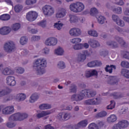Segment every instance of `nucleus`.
<instances>
[{"mask_svg":"<svg viewBox=\"0 0 129 129\" xmlns=\"http://www.w3.org/2000/svg\"><path fill=\"white\" fill-rule=\"evenodd\" d=\"M96 95V92L90 90H83L80 93L72 96L71 99L73 101H81L85 96L87 97H93Z\"/></svg>","mask_w":129,"mask_h":129,"instance_id":"nucleus-1","label":"nucleus"},{"mask_svg":"<svg viewBox=\"0 0 129 129\" xmlns=\"http://www.w3.org/2000/svg\"><path fill=\"white\" fill-rule=\"evenodd\" d=\"M46 66L47 61L44 58H38L33 63V68L39 75H42L46 72L45 68Z\"/></svg>","mask_w":129,"mask_h":129,"instance_id":"nucleus-2","label":"nucleus"},{"mask_svg":"<svg viewBox=\"0 0 129 129\" xmlns=\"http://www.w3.org/2000/svg\"><path fill=\"white\" fill-rule=\"evenodd\" d=\"M115 40L117 41V43L115 41H108L107 42V45L108 46H110L112 49H115V48H118V46H121V47H125L126 43L122 39V38L118 37L115 36Z\"/></svg>","mask_w":129,"mask_h":129,"instance_id":"nucleus-3","label":"nucleus"},{"mask_svg":"<svg viewBox=\"0 0 129 129\" xmlns=\"http://www.w3.org/2000/svg\"><path fill=\"white\" fill-rule=\"evenodd\" d=\"M27 117H28V114L18 112L9 117V121H21L22 120H24V119H25V118H27Z\"/></svg>","mask_w":129,"mask_h":129,"instance_id":"nucleus-4","label":"nucleus"},{"mask_svg":"<svg viewBox=\"0 0 129 129\" xmlns=\"http://www.w3.org/2000/svg\"><path fill=\"white\" fill-rule=\"evenodd\" d=\"M85 8L84 5L80 2L72 4L70 6V9L74 13H80V12H82L84 10Z\"/></svg>","mask_w":129,"mask_h":129,"instance_id":"nucleus-5","label":"nucleus"},{"mask_svg":"<svg viewBox=\"0 0 129 129\" xmlns=\"http://www.w3.org/2000/svg\"><path fill=\"white\" fill-rule=\"evenodd\" d=\"M128 121L126 120H122L119 121L117 124H115L113 127L112 129H121L126 128L128 126Z\"/></svg>","mask_w":129,"mask_h":129,"instance_id":"nucleus-6","label":"nucleus"},{"mask_svg":"<svg viewBox=\"0 0 129 129\" xmlns=\"http://www.w3.org/2000/svg\"><path fill=\"white\" fill-rule=\"evenodd\" d=\"M15 44L13 41H9L4 45V50L8 53L13 52L15 48Z\"/></svg>","mask_w":129,"mask_h":129,"instance_id":"nucleus-7","label":"nucleus"},{"mask_svg":"<svg viewBox=\"0 0 129 129\" xmlns=\"http://www.w3.org/2000/svg\"><path fill=\"white\" fill-rule=\"evenodd\" d=\"M42 11L45 16H52L54 14V9L52 6L45 5L43 8Z\"/></svg>","mask_w":129,"mask_h":129,"instance_id":"nucleus-8","label":"nucleus"},{"mask_svg":"<svg viewBox=\"0 0 129 129\" xmlns=\"http://www.w3.org/2000/svg\"><path fill=\"white\" fill-rule=\"evenodd\" d=\"M38 18V14L34 11H30L26 15V19L29 22H34Z\"/></svg>","mask_w":129,"mask_h":129,"instance_id":"nucleus-9","label":"nucleus"},{"mask_svg":"<svg viewBox=\"0 0 129 129\" xmlns=\"http://www.w3.org/2000/svg\"><path fill=\"white\" fill-rule=\"evenodd\" d=\"M100 103V99L96 98L88 99L85 101V104L87 105H97Z\"/></svg>","mask_w":129,"mask_h":129,"instance_id":"nucleus-10","label":"nucleus"},{"mask_svg":"<svg viewBox=\"0 0 129 129\" xmlns=\"http://www.w3.org/2000/svg\"><path fill=\"white\" fill-rule=\"evenodd\" d=\"M57 117L61 121H64V120H67L71 117V114L70 113H59L57 115Z\"/></svg>","mask_w":129,"mask_h":129,"instance_id":"nucleus-11","label":"nucleus"},{"mask_svg":"<svg viewBox=\"0 0 129 129\" xmlns=\"http://www.w3.org/2000/svg\"><path fill=\"white\" fill-rule=\"evenodd\" d=\"M89 55H90V54L88 51L83 50V54H79L78 60L79 61V62H83V61L86 59V56H89Z\"/></svg>","mask_w":129,"mask_h":129,"instance_id":"nucleus-12","label":"nucleus"},{"mask_svg":"<svg viewBox=\"0 0 129 129\" xmlns=\"http://www.w3.org/2000/svg\"><path fill=\"white\" fill-rule=\"evenodd\" d=\"M46 46H55L57 44V39L54 37H49L45 41Z\"/></svg>","mask_w":129,"mask_h":129,"instance_id":"nucleus-13","label":"nucleus"},{"mask_svg":"<svg viewBox=\"0 0 129 129\" xmlns=\"http://www.w3.org/2000/svg\"><path fill=\"white\" fill-rule=\"evenodd\" d=\"M14 111V106H7L2 109L3 114H12Z\"/></svg>","mask_w":129,"mask_h":129,"instance_id":"nucleus-14","label":"nucleus"},{"mask_svg":"<svg viewBox=\"0 0 129 129\" xmlns=\"http://www.w3.org/2000/svg\"><path fill=\"white\" fill-rule=\"evenodd\" d=\"M81 30L79 28H72L70 31V34L71 36H73L74 37H78L81 35Z\"/></svg>","mask_w":129,"mask_h":129,"instance_id":"nucleus-15","label":"nucleus"},{"mask_svg":"<svg viewBox=\"0 0 129 129\" xmlns=\"http://www.w3.org/2000/svg\"><path fill=\"white\" fill-rule=\"evenodd\" d=\"M6 83L9 86H15L16 84L14 76H10L6 78Z\"/></svg>","mask_w":129,"mask_h":129,"instance_id":"nucleus-16","label":"nucleus"},{"mask_svg":"<svg viewBox=\"0 0 129 129\" xmlns=\"http://www.w3.org/2000/svg\"><path fill=\"white\" fill-rule=\"evenodd\" d=\"M98 75V73L97 72V71L95 70H90L85 72V76L87 78L92 77V76H97Z\"/></svg>","mask_w":129,"mask_h":129,"instance_id":"nucleus-17","label":"nucleus"},{"mask_svg":"<svg viewBox=\"0 0 129 129\" xmlns=\"http://www.w3.org/2000/svg\"><path fill=\"white\" fill-rule=\"evenodd\" d=\"M87 124H88V122L87 120L85 119L79 122L77 125L73 126L72 128L79 129L80 127H84L85 126H86Z\"/></svg>","mask_w":129,"mask_h":129,"instance_id":"nucleus-18","label":"nucleus"},{"mask_svg":"<svg viewBox=\"0 0 129 129\" xmlns=\"http://www.w3.org/2000/svg\"><path fill=\"white\" fill-rule=\"evenodd\" d=\"M112 20L114 21V22H116L118 26H120V27H123V26H124V22L122 21V20L119 19L118 16L115 15H113Z\"/></svg>","mask_w":129,"mask_h":129,"instance_id":"nucleus-19","label":"nucleus"},{"mask_svg":"<svg viewBox=\"0 0 129 129\" xmlns=\"http://www.w3.org/2000/svg\"><path fill=\"white\" fill-rule=\"evenodd\" d=\"M11 33V28L9 27L4 26L0 28V34L4 36L8 35Z\"/></svg>","mask_w":129,"mask_h":129,"instance_id":"nucleus-20","label":"nucleus"},{"mask_svg":"<svg viewBox=\"0 0 129 129\" xmlns=\"http://www.w3.org/2000/svg\"><path fill=\"white\" fill-rule=\"evenodd\" d=\"M12 92V89H10L9 87H6L4 89L0 91V97H3L5 95H7Z\"/></svg>","mask_w":129,"mask_h":129,"instance_id":"nucleus-21","label":"nucleus"},{"mask_svg":"<svg viewBox=\"0 0 129 129\" xmlns=\"http://www.w3.org/2000/svg\"><path fill=\"white\" fill-rule=\"evenodd\" d=\"M102 64L101 62L98 60L92 61L87 64L88 67H90L91 68L95 67V66H101Z\"/></svg>","mask_w":129,"mask_h":129,"instance_id":"nucleus-22","label":"nucleus"},{"mask_svg":"<svg viewBox=\"0 0 129 129\" xmlns=\"http://www.w3.org/2000/svg\"><path fill=\"white\" fill-rule=\"evenodd\" d=\"M66 15V10L61 9L59 11L56 13V17L57 19H61L64 18Z\"/></svg>","mask_w":129,"mask_h":129,"instance_id":"nucleus-23","label":"nucleus"},{"mask_svg":"<svg viewBox=\"0 0 129 129\" xmlns=\"http://www.w3.org/2000/svg\"><path fill=\"white\" fill-rule=\"evenodd\" d=\"M89 44L92 48H96V47L99 46V42L94 39H92L89 41Z\"/></svg>","mask_w":129,"mask_h":129,"instance_id":"nucleus-24","label":"nucleus"},{"mask_svg":"<svg viewBox=\"0 0 129 129\" xmlns=\"http://www.w3.org/2000/svg\"><path fill=\"white\" fill-rule=\"evenodd\" d=\"M113 69H116L115 66L113 64H112L110 66H109V65L106 66V67L105 68L106 72H108L110 74H111V73H112V70H113Z\"/></svg>","mask_w":129,"mask_h":129,"instance_id":"nucleus-25","label":"nucleus"},{"mask_svg":"<svg viewBox=\"0 0 129 129\" xmlns=\"http://www.w3.org/2000/svg\"><path fill=\"white\" fill-rule=\"evenodd\" d=\"M50 113H51L49 111H42L40 113H38L36 115V116L37 117H38V118H41V117H44V116H46V115H48L50 114Z\"/></svg>","mask_w":129,"mask_h":129,"instance_id":"nucleus-26","label":"nucleus"},{"mask_svg":"<svg viewBox=\"0 0 129 129\" xmlns=\"http://www.w3.org/2000/svg\"><path fill=\"white\" fill-rule=\"evenodd\" d=\"M2 73L4 75H11L14 74V71L10 68H6L3 71Z\"/></svg>","mask_w":129,"mask_h":129,"instance_id":"nucleus-27","label":"nucleus"},{"mask_svg":"<svg viewBox=\"0 0 129 129\" xmlns=\"http://www.w3.org/2000/svg\"><path fill=\"white\" fill-rule=\"evenodd\" d=\"M11 19V15L8 14H4L0 16V20L1 21H9Z\"/></svg>","mask_w":129,"mask_h":129,"instance_id":"nucleus-28","label":"nucleus"},{"mask_svg":"<svg viewBox=\"0 0 129 129\" xmlns=\"http://www.w3.org/2000/svg\"><path fill=\"white\" fill-rule=\"evenodd\" d=\"M117 117L114 114H111L107 118V121L108 122H115L116 121Z\"/></svg>","mask_w":129,"mask_h":129,"instance_id":"nucleus-29","label":"nucleus"},{"mask_svg":"<svg viewBox=\"0 0 129 129\" xmlns=\"http://www.w3.org/2000/svg\"><path fill=\"white\" fill-rule=\"evenodd\" d=\"M118 82V80H117L115 77H112L108 81V83L111 85H114V84H117Z\"/></svg>","mask_w":129,"mask_h":129,"instance_id":"nucleus-30","label":"nucleus"},{"mask_svg":"<svg viewBox=\"0 0 129 129\" xmlns=\"http://www.w3.org/2000/svg\"><path fill=\"white\" fill-rule=\"evenodd\" d=\"M39 98V96L38 95V94L34 93L32 95V96L30 97V99L29 100L30 102L31 103H34Z\"/></svg>","mask_w":129,"mask_h":129,"instance_id":"nucleus-31","label":"nucleus"},{"mask_svg":"<svg viewBox=\"0 0 129 129\" xmlns=\"http://www.w3.org/2000/svg\"><path fill=\"white\" fill-rule=\"evenodd\" d=\"M98 20V22L99 24H101V25L104 24V23H107L106 21V18L104 17V16H100L98 18L96 17Z\"/></svg>","mask_w":129,"mask_h":129,"instance_id":"nucleus-32","label":"nucleus"},{"mask_svg":"<svg viewBox=\"0 0 129 129\" xmlns=\"http://www.w3.org/2000/svg\"><path fill=\"white\" fill-rule=\"evenodd\" d=\"M16 99L19 101H23V100L26 99V95L23 93L18 94L16 96Z\"/></svg>","mask_w":129,"mask_h":129,"instance_id":"nucleus-33","label":"nucleus"},{"mask_svg":"<svg viewBox=\"0 0 129 129\" xmlns=\"http://www.w3.org/2000/svg\"><path fill=\"white\" fill-rule=\"evenodd\" d=\"M111 96H113V98L115 99H117L118 98H121L123 97V94L120 93H113L111 94Z\"/></svg>","mask_w":129,"mask_h":129,"instance_id":"nucleus-34","label":"nucleus"},{"mask_svg":"<svg viewBox=\"0 0 129 129\" xmlns=\"http://www.w3.org/2000/svg\"><path fill=\"white\" fill-rule=\"evenodd\" d=\"M54 53L56 55H58V56H62L64 53V50H63L62 48L59 47L57 49L54 50Z\"/></svg>","mask_w":129,"mask_h":129,"instance_id":"nucleus-35","label":"nucleus"},{"mask_svg":"<svg viewBox=\"0 0 129 129\" xmlns=\"http://www.w3.org/2000/svg\"><path fill=\"white\" fill-rule=\"evenodd\" d=\"M69 17L71 23H76L78 21V17L75 15H70Z\"/></svg>","mask_w":129,"mask_h":129,"instance_id":"nucleus-36","label":"nucleus"},{"mask_svg":"<svg viewBox=\"0 0 129 129\" xmlns=\"http://www.w3.org/2000/svg\"><path fill=\"white\" fill-rule=\"evenodd\" d=\"M107 115V113L105 111H102L99 113H98L96 115V117L99 118L100 117H104V116H106Z\"/></svg>","mask_w":129,"mask_h":129,"instance_id":"nucleus-37","label":"nucleus"},{"mask_svg":"<svg viewBox=\"0 0 129 129\" xmlns=\"http://www.w3.org/2000/svg\"><path fill=\"white\" fill-rule=\"evenodd\" d=\"M23 10V6L21 5H17L14 7L15 13H21Z\"/></svg>","mask_w":129,"mask_h":129,"instance_id":"nucleus-38","label":"nucleus"},{"mask_svg":"<svg viewBox=\"0 0 129 129\" xmlns=\"http://www.w3.org/2000/svg\"><path fill=\"white\" fill-rule=\"evenodd\" d=\"M40 109H50L51 105L48 104H42L39 106Z\"/></svg>","mask_w":129,"mask_h":129,"instance_id":"nucleus-39","label":"nucleus"},{"mask_svg":"<svg viewBox=\"0 0 129 129\" xmlns=\"http://www.w3.org/2000/svg\"><path fill=\"white\" fill-rule=\"evenodd\" d=\"M121 74L126 78H129V71L126 69H122L121 72Z\"/></svg>","mask_w":129,"mask_h":129,"instance_id":"nucleus-40","label":"nucleus"},{"mask_svg":"<svg viewBox=\"0 0 129 129\" xmlns=\"http://www.w3.org/2000/svg\"><path fill=\"white\" fill-rule=\"evenodd\" d=\"M20 43L21 45H26L28 43V38L27 37L23 36L20 38Z\"/></svg>","mask_w":129,"mask_h":129,"instance_id":"nucleus-41","label":"nucleus"},{"mask_svg":"<svg viewBox=\"0 0 129 129\" xmlns=\"http://www.w3.org/2000/svg\"><path fill=\"white\" fill-rule=\"evenodd\" d=\"M90 14L91 16H96L98 14V11L95 8H93L91 9Z\"/></svg>","mask_w":129,"mask_h":129,"instance_id":"nucleus-42","label":"nucleus"},{"mask_svg":"<svg viewBox=\"0 0 129 129\" xmlns=\"http://www.w3.org/2000/svg\"><path fill=\"white\" fill-rule=\"evenodd\" d=\"M70 91L71 93H76L77 91V87L73 84L70 87Z\"/></svg>","mask_w":129,"mask_h":129,"instance_id":"nucleus-43","label":"nucleus"},{"mask_svg":"<svg viewBox=\"0 0 129 129\" xmlns=\"http://www.w3.org/2000/svg\"><path fill=\"white\" fill-rule=\"evenodd\" d=\"M12 28L13 31H18L21 28V24L19 23H15L13 25Z\"/></svg>","mask_w":129,"mask_h":129,"instance_id":"nucleus-44","label":"nucleus"},{"mask_svg":"<svg viewBox=\"0 0 129 129\" xmlns=\"http://www.w3.org/2000/svg\"><path fill=\"white\" fill-rule=\"evenodd\" d=\"M110 104L107 106V109H113L115 107V102L113 100L110 101Z\"/></svg>","mask_w":129,"mask_h":129,"instance_id":"nucleus-45","label":"nucleus"},{"mask_svg":"<svg viewBox=\"0 0 129 129\" xmlns=\"http://www.w3.org/2000/svg\"><path fill=\"white\" fill-rule=\"evenodd\" d=\"M88 33L90 36H92L93 37H97V36H98V33L95 30L89 31Z\"/></svg>","mask_w":129,"mask_h":129,"instance_id":"nucleus-46","label":"nucleus"},{"mask_svg":"<svg viewBox=\"0 0 129 129\" xmlns=\"http://www.w3.org/2000/svg\"><path fill=\"white\" fill-rule=\"evenodd\" d=\"M63 27V24L61 23L60 21H58V23L54 24V28H56L57 30H61Z\"/></svg>","mask_w":129,"mask_h":129,"instance_id":"nucleus-47","label":"nucleus"},{"mask_svg":"<svg viewBox=\"0 0 129 129\" xmlns=\"http://www.w3.org/2000/svg\"><path fill=\"white\" fill-rule=\"evenodd\" d=\"M74 49L75 50H80L81 49H83V44L81 43L75 44L74 45Z\"/></svg>","mask_w":129,"mask_h":129,"instance_id":"nucleus-48","label":"nucleus"},{"mask_svg":"<svg viewBox=\"0 0 129 129\" xmlns=\"http://www.w3.org/2000/svg\"><path fill=\"white\" fill-rule=\"evenodd\" d=\"M26 5L27 6H31L32 5H34L37 3V0H26Z\"/></svg>","mask_w":129,"mask_h":129,"instance_id":"nucleus-49","label":"nucleus"},{"mask_svg":"<svg viewBox=\"0 0 129 129\" xmlns=\"http://www.w3.org/2000/svg\"><path fill=\"white\" fill-rule=\"evenodd\" d=\"M89 129H99L98 126L95 123H91L88 126Z\"/></svg>","mask_w":129,"mask_h":129,"instance_id":"nucleus-50","label":"nucleus"},{"mask_svg":"<svg viewBox=\"0 0 129 129\" xmlns=\"http://www.w3.org/2000/svg\"><path fill=\"white\" fill-rule=\"evenodd\" d=\"M46 20H43L42 21H40V22H38L37 23V25L38 26H40V27H42V28H45L46 27Z\"/></svg>","mask_w":129,"mask_h":129,"instance_id":"nucleus-51","label":"nucleus"},{"mask_svg":"<svg viewBox=\"0 0 129 129\" xmlns=\"http://www.w3.org/2000/svg\"><path fill=\"white\" fill-rule=\"evenodd\" d=\"M121 66L124 68H129V62L126 61H122L121 62Z\"/></svg>","mask_w":129,"mask_h":129,"instance_id":"nucleus-52","label":"nucleus"},{"mask_svg":"<svg viewBox=\"0 0 129 129\" xmlns=\"http://www.w3.org/2000/svg\"><path fill=\"white\" fill-rule=\"evenodd\" d=\"M112 11L114 12V13H115L116 14H121V8L117 7V8H114L112 10Z\"/></svg>","mask_w":129,"mask_h":129,"instance_id":"nucleus-53","label":"nucleus"},{"mask_svg":"<svg viewBox=\"0 0 129 129\" xmlns=\"http://www.w3.org/2000/svg\"><path fill=\"white\" fill-rule=\"evenodd\" d=\"M16 72L18 74H23L25 72V70L23 68L18 67L16 69Z\"/></svg>","mask_w":129,"mask_h":129,"instance_id":"nucleus-54","label":"nucleus"},{"mask_svg":"<svg viewBox=\"0 0 129 129\" xmlns=\"http://www.w3.org/2000/svg\"><path fill=\"white\" fill-rule=\"evenodd\" d=\"M57 66L60 69H64V68L66 67V66H65V63H64L63 61H60L58 63Z\"/></svg>","mask_w":129,"mask_h":129,"instance_id":"nucleus-55","label":"nucleus"},{"mask_svg":"<svg viewBox=\"0 0 129 129\" xmlns=\"http://www.w3.org/2000/svg\"><path fill=\"white\" fill-rule=\"evenodd\" d=\"M81 42V39L79 38H75L72 40V43L73 44H78V43H80Z\"/></svg>","mask_w":129,"mask_h":129,"instance_id":"nucleus-56","label":"nucleus"},{"mask_svg":"<svg viewBox=\"0 0 129 129\" xmlns=\"http://www.w3.org/2000/svg\"><path fill=\"white\" fill-rule=\"evenodd\" d=\"M16 123L13 122L12 123L11 122H9L7 123V126L9 127V128H12V127H15L16 126Z\"/></svg>","mask_w":129,"mask_h":129,"instance_id":"nucleus-57","label":"nucleus"},{"mask_svg":"<svg viewBox=\"0 0 129 129\" xmlns=\"http://www.w3.org/2000/svg\"><path fill=\"white\" fill-rule=\"evenodd\" d=\"M40 36H33L31 38V41H39L40 40Z\"/></svg>","mask_w":129,"mask_h":129,"instance_id":"nucleus-58","label":"nucleus"},{"mask_svg":"<svg viewBox=\"0 0 129 129\" xmlns=\"http://www.w3.org/2000/svg\"><path fill=\"white\" fill-rule=\"evenodd\" d=\"M123 57L125 58V59H128V60H129V52L124 51Z\"/></svg>","mask_w":129,"mask_h":129,"instance_id":"nucleus-59","label":"nucleus"},{"mask_svg":"<svg viewBox=\"0 0 129 129\" xmlns=\"http://www.w3.org/2000/svg\"><path fill=\"white\" fill-rule=\"evenodd\" d=\"M103 125H104V123H103V121H100L98 123L97 126H98V128H99V127H102Z\"/></svg>","mask_w":129,"mask_h":129,"instance_id":"nucleus-60","label":"nucleus"},{"mask_svg":"<svg viewBox=\"0 0 129 129\" xmlns=\"http://www.w3.org/2000/svg\"><path fill=\"white\" fill-rule=\"evenodd\" d=\"M116 5H118V6H123L124 5V2L122 0H119L118 2L116 3Z\"/></svg>","mask_w":129,"mask_h":129,"instance_id":"nucleus-61","label":"nucleus"},{"mask_svg":"<svg viewBox=\"0 0 129 129\" xmlns=\"http://www.w3.org/2000/svg\"><path fill=\"white\" fill-rule=\"evenodd\" d=\"M44 54H49V52H50V49L49 48L45 47L43 49Z\"/></svg>","mask_w":129,"mask_h":129,"instance_id":"nucleus-62","label":"nucleus"},{"mask_svg":"<svg viewBox=\"0 0 129 129\" xmlns=\"http://www.w3.org/2000/svg\"><path fill=\"white\" fill-rule=\"evenodd\" d=\"M45 129H54V128L51 126V124H48L45 126Z\"/></svg>","mask_w":129,"mask_h":129,"instance_id":"nucleus-63","label":"nucleus"},{"mask_svg":"<svg viewBox=\"0 0 129 129\" xmlns=\"http://www.w3.org/2000/svg\"><path fill=\"white\" fill-rule=\"evenodd\" d=\"M124 15L125 16H129V8H126L124 11Z\"/></svg>","mask_w":129,"mask_h":129,"instance_id":"nucleus-64","label":"nucleus"}]
</instances>
